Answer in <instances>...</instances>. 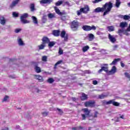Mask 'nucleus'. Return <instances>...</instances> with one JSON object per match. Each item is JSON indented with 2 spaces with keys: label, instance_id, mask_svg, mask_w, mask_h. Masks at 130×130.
Wrapping results in <instances>:
<instances>
[{
  "label": "nucleus",
  "instance_id": "nucleus-1",
  "mask_svg": "<svg viewBox=\"0 0 130 130\" xmlns=\"http://www.w3.org/2000/svg\"><path fill=\"white\" fill-rule=\"evenodd\" d=\"M103 7L105 10L103 16V17H105V16L108 15L111 11V10H112V8H113V3H112V1H109V2L106 3L105 5L103 6Z\"/></svg>",
  "mask_w": 130,
  "mask_h": 130
},
{
  "label": "nucleus",
  "instance_id": "nucleus-2",
  "mask_svg": "<svg viewBox=\"0 0 130 130\" xmlns=\"http://www.w3.org/2000/svg\"><path fill=\"white\" fill-rule=\"evenodd\" d=\"M80 25H81V23L76 20L73 21L71 25V28L72 31H78L79 26H80Z\"/></svg>",
  "mask_w": 130,
  "mask_h": 130
},
{
  "label": "nucleus",
  "instance_id": "nucleus-3",
  "mask_svg": "<svg viewBox=\"0 0 130 130\" xmlns=\"http://www.w3.org/2000/svg\"><path fill=\"white\" fill-rule=\"evenodd\" d=\"M29 17L28 13H23L20 16V21L22 24H28L30 23L29 20H26L27 18Z\"/></svg>",
  "mask_w": 130,
  "mask_h": 130
},
{
  "label": "nucleus",
  "instance_id": "nucleus-4",
  "mask_svg": "<svg viewBox=\"0 0 130 130\" xmlns=\"http://www.w3.org/2000/svg\"><path fill=\"white\" fill-rule=\"evenodd\" d=\"M82 111H83V113H84L81 114L82 120H85L87 117H89V116H90V111H89V109H88V108L82 109Z\"/></svg>",
  "mask_w": 130,
  "mask_h": 130
},
{
  "label": "nucleus",
  "instance_id": "nucleus-5",
  "mask_svg": "<svg viewBox=\"0 0 130 130\" xmlns=\"http://www.w3.org/2000/svg\"><path fill=\"white\" fill-rule=\"evenodd\" d=\"M101 69L98 72L99 74L102 73L103 71L108 74V64L103 63L101 64Z\"/></svg>",
  "mask_w": 130,
  "mask_h": 130
},
{
  "label": "nucleus",
  "instance_id": "nucleus-6",
  "mask_svg": "<svg viewBox=\"0 0 130 130\" xmlns=\"http://www.w3.org/2000/svg\"><path fill=\"white\" fill-rule=\"evenodd\" d=\"M82 29L84 30V31H86L88 32V31H91V30H96V26L95 25H92L91 26L90 25H83L82 27Z\"/></svg>",
  "mask_w": 130,
  "mask_h": 130
},
{
  "label": "nucleus",
  "instance_id": "nucleus-7",
  "mask_svg": "<svg viewBox=\"0 0 130 130\" xmlns=\"http://www.w3.org/2000/svg\"><path fill=\"white\" fill-rule=\"evenodd\" d=\"M60 36L61 38H64V41L68 42L69 35L66 32V31L62 30L60 34Z\"/></svg>",
  "mask_w": 130,
  "mask_h": 130
},
{
  "label": "nucleus",
  "instance_id": "nucleus-8",
  "mask_svg": "<svg viewBox=\"0 0 130 130\" xmlns=\"http://www.w3.org/2000/svg\"><path fill=\"white\" fill-rule=\"evenodd\" d=\"M84 105L85 107H89V106H90V107H95V102L94 101H89L86 102L84 103Z\"/></svg>",
  "mask_w": 130,
  "mask_h": 130
},
{
  "label": "nucleus",
  "instance_id": "nucleus-9",
  "mask_svg": "<svg viewBox=\"0 0 130 130\" xmlns=\"http://www.w3.org/2000/svg\"><path fill=\"white\" fill-rule=\"evenodd\" d=\"M80 11L83 14H88V12L90 11V8H89L88 5H86L84 7L81 8Z\"/></svg>",
  "mask_w": 130,
  "mask_h": 130
},
{
  "label": "nucleus",
  "instance_id": "nucleus-10",
  "mask_svg": "<svg viewBox=\"0 0 130 130\" xmlns=\"http://www.w3.org/2000/svg\"><path fill=\"white\" fill-rule=\"evenodd\" d=\"M116 67L115 66H113L110 71L108 70V75L109 76H111V75H114L116 73Z\"/></svg>",
  "mask_w": 130,
  "mask_h": 130
},
{
  "label": "nucleus",
  "instance_id": "nucleus-11",
  "mask_svg": "<svg viewBox=\"0 0 130 130\" xmlns=\"http://www.w3.org/2000/svg\"><path fill=\"white\" fill-rule=\"evenodd\" d=\"M53 2V0H41L40 1V4L42 5H45L47 4L48 5H50L51 3Z\"/></svg>",
  "mask_w": 130,
  "mask_h": 130
},
{
  "label": "nucleus",
  "instance_id": "nucleus-12",
  "mask_svg": "<svg viewBox=\"0 0 130 130\" xmlns=\"http://www.w3.org/2000/svg\"><path fill=\"white\" fill-rule=\"evenodd\" d=\"M105 10H104V7H98L94 9V13H104Z\"/></svg>",
  "mask_w": 130,
  "mask_h": 130
},
{
  "label": "nucleus",
  "instance_id": "nucleus-13",
  "mask_svg": "<svg viewBox=\"0 0 130 130\" xmlns=\"http://www.w3.org/2000/svg\"><path fill=\"white\" fill-rule=\"evenodd\" d=\"M50 41V40H49V38H48L47 37H43L42 39V43L46 45V44H48Z\"/></svg>",
  "mask_w": 130,
  "mask_h": 130
},
{
  "label": "nucleus",
  "instance_id": "nucleus-14",
  "mask_svg": "<svg viewBox=\"0 0 130 130\" xmlns=\"http://www.w3.org/2000/svg\"><path fill=\"white\" fill-rule=\"evenodd\" d=\"M20 3V0H14L12 2V3L11 4L10 7L11 9H13V8H15L17 5H18Z\"/></svg>",
  "mask_w": 130,
  "mask_h": 130
},
{
  "label": "nucleus",
  "instance_id": "nucleus-15",
  "mask_svg": "<svg viewBox=\"0 0 130 130\" xmlns=\"http://www.w3.org/2000/svg\"><path fill=\"white\" fill-rule=\"evenodd\" d=\"M108 38L112 43H115L116 42V39L113 36L111 35L110 34H108Z\"/></svg>",
  "mask_w": 130,
  "mask_h": 130
},
{
  "label": "nucleus",
  "instance_id": "nucleus-16",
  "mask_svg": "<svg viewBox=\"0 0 130 130\" xmlns=\"http://www.w3.org/2000/svg\"><path fill=\"white\" fill-rule=\"evenodd\" d=\"M52 35L55 37H58L60 35V31L59 30H54L52 31Z\"/></svg>",
  "mask_w": 130,
  "mask_h": 130
},
{
  "label": "nucleus",
  "instance_id": "nucleus-17",
  "mask_svg": "<svg viewBox=\"0 0 130 130\" xmlns=\"http://www.w3.org/2000/svg\"><path fill=\"white\" fill-rule=\"evenodd\" d=\"M6 20L5 17L2 15H0V24L1 25H6Z\"/></svg>",
  "mask_w": 130,
  "mask_h": 130
},
{
  "label": "nucleus",
  "instance_id": "nucleus-18",
  "mask_svg": "<svg viewBox=\"0 0 130 130\" xmlns=\"http://www.w3.org/2000/svg\"><path fill=\"white\" fill-rule=\"evenodd\" d=\"M17 42L19 46H24V45H25V43H24V42L23 41V40H22V39L20 37L18 38Z\"/></svg>",
  "mask_w": 130,
  "mask_h": 130
},
{
  "label": "nucleus",
  "instance_id": "nucleus-19",
  "mask_svg": "<svg viewBox=\"0 0 130 130\" xmlns=\"http://www.w3.org/2000/svg\"><path fill=\"white\" fill-rule=\"evenodd\" d=\"M80 99L82 101H85V100H87V99H88V95L85 94V93H82V96L80 97Z\"/></svg>",
  "mask_w": 130,
  "mask_h": 130
},
{
  "label": "nucleus",
  "instance_id": "nucleus-20",
  "mask_svg": "<svg viewBox=\"0 0 130 130\" xmlns=\"http://www.w3.org/2000/svg\"><path fill=\"white\" fill-rule=\"evenodd\" d=\"M119 26L122 29H123V28H125V27L127 26V23H126V22H122L120 23Z\"/></svg>",
  "mask_w": 130,
  "mask_h": 130
},
{
  "label": "nucleus",
  "instance_id": "nucleus-21",
  "mask_svg": "<svg viewBox=\"0 0 130 130\" xmlns=\"http://www.w3.org/2000/svg\"><path fill=\"white\" fill-rule=\"evenodd\" d=\"M54 9L55 11L56 12V14H57L58 15H59L60 16L62 15V13H61L60 12V10H59V9H58V8L56 6H55L54 7Z\"/></svg>",
  "mask_w": 130,
  "mask_h": 130
},
{
  "label": "nucleus",
  "instance_id": "nucleus-22",
  "mask_svg": "<svg viewBox=\"0 0 130 130\" xmlns=\"http://www.w3.org/2000/svg\"><path fill=\"white\" fill-rule=\"evenodd\" d=\"M31 19L32 20L34 24H35V25L38 24V20L37 19V18L36 17L32 16Z\"/></svg>",
  "mask_w": 130,
  "mask_h": 130
},
{
  "label": "nucleus",
  "instance_id": "nucleus-23",
  "mask_svg": "<svg viewBox=\"0 0 130 130\" xmlns=\"http://www.w3.org/2000/svg\"><path fill=\"white\" fill-rule=\"evenodd\" d=\"M119 60H120V58H117V59H115L112 62V63H111L110 64V66H115V64H116V63H117L118 61H119Z\"/></svg>",
  "mask_w": 130,
  "mask_h": 130
},
{
  "label": "nucleus",
  "instance_id": "nucleus-24",
  "mask_svg": "<svg viewBox=\"0 0 130 130\" xmlns=\"http://www.w3.org/2000/svg\"><path fill=\"white\" fill-rule=\"evenodd\" d=\"M64 2L63 1L59 0L55 3V5L56 7H59V6H61L63 4Z\"/></svg>",
  "mask_w": 130,
  "mask_h": 130
},
{
  "label": "nucleus",
  "instance_id": "nucleus-25",
  "mask_svg": "<svg viewBox=\"0 0 130 130\" xmlns=\"http://www.w3.org/2000/svg\"><path fill=\"white\" fill-rule=\"evenodd\" d=\"M88 40L89 41H92V40H94V35L93 34H89L88 35Z\"/></svg>",
  "mask_w": 130,
  "mask_h": 130
},
{
  "label": "nucleus",
  "instance_id": "nucleus-26",
  "mask_svg": "<svg viewBox=\"0 0 130 130\" xmlns=\"http://www.w3.org/2000/svg\"><path fill=\"white\" fill-rule=\"evenodd\" d=\"M56 42H54V41H52L50 42V41H49V42L48 43V46L49 47H53V46H54V45H55Z\"/></svg>",
  "mask_w": 130,
  "mask_h": 130
},
{
  "label": "nucleus",
  "instance_id": "nucleus-27",
  "mask_svg": "<svg viewBox=\"0 0 130 130\" xmlns=\"http://www.w3.org/2000/svg\"><path fill=\"white\" fill-rule=\"evenodd\" d=\"M35 70L38 74H39V73H41V69L40 67H38V66H36L35 67Z\"/></svg>",
  "mask_w": 130,
  "mask_h": 130
},
{
  "label": "nucleus",
  "instance_id": "nucleus-28",
  "mask_svg": "<svg viewBox=\"0 0 130 130\" xmlns=\"http://www.w3.org/2000/svg\"><path fill=\"white\" fill-rule=\"evenodd\" d=\"M30 9L31 12H34V11H36V9H35V5L34 4H30Z\"/></svg>",
  "mask_w": 130,
  "mask_h": 130
},
{
  "label": "nucleus",
  "instance_id": "nucleus-29",
  "mask_svg": "<svg viewBox=\"0 0 130 130\" xmlns=\"http://www.w3.org/2000/svg\"><path fill=\"white\" fill-rule=\"evenodd\" d=\"M90 47L89 46H85L82 48V51L83 52H86V51H88L89 50Z\"/></svg>",
  "mask_w": 130,
  "mask_h": 130
},
{
  "label": "nucleus",
  "instance_id": "nucleus-30",
  "mask_svg": "<svg viewBox=\"0 0 130 130\" xmlns=\"http://www.w3.org/2000/svg\"><path fill=\"white\" fill-rule=\"evenodd\" d=\"M45 46H46V45H45V44H43V43H42V44H41L40 45L38 46L39 49L40 50H41L42 49H44V47H45Z\"/></svg>",
  "mask_w": 130,
  "mask_h": 130
},
{
  "label": "nucleus",
  "instance_id": "nucleus-31",
  "mask_svg": "<svg viewBox=\"0 0 130 130\" xmlns=\"http://www.w3.org/2000/svg\"><path fill=\"white\" fill-rule=\"evenodd\" d=\"M120 4H121L120 0H116L115 7L117 8H119L120 6Z\"/></svg>",
  "mask_w": 130,
  "mask_h": 130
},
{
  "label": "nucleus",
  "instance_id": "nucleus-32",
  "mask_svg": "<svg viewBox=\"0 0 130 130\" xmlns=\"http://www.w3.org/2000/svg\"><path fill=\"white\" fill-rule=\"evenodd\" d=\"M35 78L37 80H39L40 82H42L43 81L42 77L40 75H35Z\"/></svg>",
  "mask_w": 130,
  "mask_h": 130
},
{
  "label": "nucleus",
  "instance_id": "nucleus-33",
  "mask_svg": "<svg viewBox=\"0 0 130 130\" xmlns=\"http://www.w3.org/2000/svg\"><path fill=\"white\" fill-rule=\"evenodd\" d=\"M46 15H44L43 16L42 19V23L43 24H45V23H46V21H47V19L46 18Z\"/></svg>",
  "mask_w": 130,
  "mask_h": 130
},
{
  "label": "nucleus",
  "instance_id": "nucleus-34",
  "mask_svg": "<svg viewBox=\"0 0 130 130\" xmlns=\"http://www.w3.org/2000/svg\"><path fill=\"white\" fill-rule=\"evenodd\" d=\"M106 97H107L106 94H102L99 95V99H104L105 98H106Z\"/></svg>",
  "mask_w": 130,
  "mask_h": 130
},
{
  "label": "nucleus",
  "instance_id": "nucleus-35",
  "mask_svg": "<svg viewBox=\"0 0 130 130\" xmlns=\"http://www.w3.org/2000/svg\"><path fill=\"white\" fill-rule=\"evenodd\" d=\"M12 16L14 18H18V17H19V13L17 12H13L12 13Z\"/></svg>",
  "mask_w": 130,
  "mask_h": 130
},
{
  "label": "nucleus",
  "instance_id": "nucleus-36",
  "mask_svg": "<svg viewBox=\"0 0 130 130\" xmlns=\"http://www.w3.org/2000/svg\"><path fill=\"white\" fill-rule=\"evenodd\" d=\"M108 29L109 32H112V31L114 30V27H113V26H108Z\"/></svg>",
  "mask_w": 130,
  "mask_h": 130
},
{
  "label": "nucleus",
  "instance_id": "nucleus-37",
  "mask_svg": "<svg viewBox=\"0 0 130 130\" xmlns=\"http://www.w3.org/2000/svg\"><path fill=\"white\" fill-rule=\"evenodd\" d=\"M48 17L49 19H52L54 18L55 16H54V15H53L52 13H49L48 14Z\"/></svg>",
  "mask_w": 130,
  "mask_h": 130
},
{
  "label": "nucleus",
  "instance_id": "nucleus-38",
  "mask_svg": "<svg viewBox=\"0 0 130 130\" xmlns=\"http://www.w3.org/2000/svg\"><path fill=\"white\" fill-rule=\"evenodd\" d=\"M47 82L48 83H49V84H52V83L54 82V79H53V78H49Z\"/></svg>",
  "mask_w": 130,
  "mask_h": 130
},
{
  "label": "nucleus",
  "instance_id": "nucleus-39",
  "mask_svg": "<svg viewBox=\"0 0 130 130\" xmlns=\"http://www.w3.org/2000/svg\"><path fill=\"white\" fill-rule=\"evenodd\" d=\"M130 19V16L128 15H124V18H123V20H125V21L127 20H129Z\"/></svg>",
  "mask_w": 130,
  "mask_h": 130
},
{
  "label": "nucleus",
  "instance_id": "nucleus-40",
  "mask_svg": "<svg viewBox=\"0 0 130 130\" xmlns=\"http://www.w3.org/2000/svg\"><path fill=\"white\" fill-rule=\"evenodd\" d=\"M120 104H119V103L117 102H115L114 101L113 103V105L114 106H118L119 105H120Z\"/></svg>",
  "mask_w": 130,
  "mask_h": 130
},
{
  "label": "nucleus",
  "instance_id": "nucleus-41",
  "mask_svg": "<svg viewBox=\"0 0 130 130\" xmlns=\"http://www.w3.org/2000/svg\"><path fill=\"white\" fill-rule=\"evenodd\" d=\"M42 60L43 61H47V56H43L42 57Z\"/></svg>",
  "mask_w": 130,
  "mask_h": 130
},
{
  "label": "nucleus",
  "instance_id": "nucleus-42",
  "mask_svg": "<svg viewBox=\"0 0 130 130\" xmlns=\"http://www.w3.org/2000/svg\"><path fill=\"white\" fill-rule=\"evenodd\" d=\"M9 99V96L8 95H6L3 99L2 102H6Z\"/></svg>",
  "mask_w": 130,
  "mask_h": 130
},
{
  "label": "nucleus",
  "instance_id": "nucleus-43",
  "mask_svg": "<svg viewBox=\"0 0 130 130\" xmlns=\"http://www.w3.org/2000/svg\"><path fill=\"white\" fill-rule=\"evenodd\" d=\"M114 102V100H112L108 101L107 102V105H109V104H113V102Z\"/></svg>",
  "mask_w": 130,
  "mask_h": 130
},
{
  "label": "nucleus",
  "instance_id": "nucleus-44",
  "mask_svg": "<svg viewBox=\"0 0 130 130\" xmlns=\"http://www.w3.org/2000/svg\"><path fill=\"white\" fill-rule=\"evenodd\" d=\"M42 114L43 115V116H47V115H48V112H44L43 113H42Z\"/></svg>",
  "mask_w": 130,
  "mask_h": 130
},
{
  "label": "nucleus",
  "instance_id": "nucleus-45",
  "mask_svg": "<svg viewBox=\"0 0 130 130\" xmlns=\"http://www.w3.org/2000/svg\"><path fill=\"white\" fill-rule=\"evenodd\" d=\"M63 6H68V7H71V4L69 2H66L64 3Z\"/></svg>",
  "mask_w": 130,
  "mask_h": 130
},
{
  "label": "nucleus",
  "instance_id": "nucleus-46",
  "mask_svg": "<svg viewBox=\"0 0 130 130\" xmlns=\"http://www.w3.org/2000/svg\"><path fill=\"white\" fill-rule=\"evenodd\" d=\"M58 53L60 55H61V54H63V51L60 48H59V49Z\"/></svg>",
  "mask_w": 130,
  "mask_h": 130
},
{
  "label": "nucleus",
  "instance_id": "nucleus-47",
  "mask_svg": "<svg viewBox=\"0 0 130 130\" xmlns=\"http://www.w3.org/2000/svg\"><path fill=\"white\" fill-rule=\"evenodd\" d=\"M124 32V30H123V28L119 29L118 30V34L123 33Z\"/></svg>",
  "mask_w": 130,
  "mask_h": 130
},
{
  "label": "nucleus",
  "instance_id": "nucleus-48",
  "mask_svg": "<svg viewBox=\"0 0 130 130\" xmlns=\"http://www.w3.org/2000/svg\"><path fill=\"white\" fill-rule=\"evenodd\" d=\"M128 31L126 29L124 31L123 34H124V35H126V36H129V33H128Z\"/></svg>",
  "mask_w": 130,
  "mask_h": 130
},
{
  "label": "nucleus",
  "instance_id": "nucleus-49",
  "mask_svg": "<svg viewBox=\"0 0 130 130\" xmlns=\"http://www.w3.org/2000/svg\"><path fill=\"white\" fill-rule=\"evenodd\" d=\"M98 112L95 111L94 112V115H93V117H94L95 118H97L98 117Z\"/></svg>",
  "mask_w": 130,
  "mask_h": 130
},
{
  "label": "nucleus",
  "instance_id": "nucleus-50",
  "mask_svg": "<svg viewBox=\"0 0 130 130\" xmlns=\"http://www.w3.org/2000/svg\"><path fill=\"white\" fill-rule=\"evenodd\" d=\"M103 0H94L93 3V4H97L98 3H100V2H102Z\"/></svg>",
  "mask_w": 130,
  "mask_h": 130
},
{
  "label": "nucleus",
  "instance_id": "nucleus-51",
  "mask_svg": "<svg viewBox=\"0 0 130 130\" xmlns=\"http://www.w3.org/2000/svg\"><path fill=\"white\" fill-rule=\"evenodd\" d=\"M103 34H104V33H103L100 31H98L96 32V35H103Z\"/></svg>",
  "mask_w": 130,
  "mask_h": 130
},
{
  "label": "nucleus",
  "instance_id": "nucleus-52",
  "mask_svg": "<svg viewBox=\"0 0 130 130\" xmlns=\"http://www.w3.org/2000/svg\"><path fill=\"white\" fill-rule=\"evenodd\" d=\"M61 62H62V60L58 61L55 64V66H58V64H60V63H61Z\"/></svg>",
  "mask_w": 130,
  "mask_h": 130
},
{
  "label": "nucleus",
  "instance_id": "nucleus-53",
  "mask_svg": "<svg viewBox=\"0 0 130 130\" xmlns=\"http://www.w3.org/2000/svg\"><path fill=\"white\" fill-rule=\"evenodd\" d=\"M21 29L20 28H17L15 29V33H19V32H20V31H21Z\"/></svg>",
  "mask_w": 130,
  "mask_h": 130
},
{
  "label": "nucleus",
  "instance_id": "nucleus-54",
  "mask_svg": "<svg viewBox=\"0 0 130 130\" xmlns=\"http://www.w3.org/2000/svg\"><path fill=\"white\" fill-rule=\"evenodd\" d=\"M57 109L59 111V114H60V115H61V114H62V113H63V112H62V110H61V109Z\"/></svg>",
  "mask_w": 130,
  "mask_h": 130
},
{
  "label": "nucleus",
  "instance_id": "nucleus-55",
  "mask_svg": "<svg viewBox=\"0 0 130 130\" xmlns=\"http://www.w3.org/2000/svg\"><path fill=\"white\" fill-rule=\"evenodd\" d=\"M57 109L59 111V114H60V115H61V114H62V113H63V112H62V110H61V109Z\"/></svg>",
  "mask_w": 130,
  "mask_h": 130
},
{
  "label": "nucleus",
  "instance_id": "nucleus-56",
  "mask_svg": "<svg viewBox=\"0 0 130 130\" xmlns=\"http://www.w3.org/2000/svg\"><path fill=\"white\" fill-rule=\"evenodd\" d=\"M57 109L59 111V114H60V115H61V114H62V113H63V112H62V110H61V109Z\"/></svg>",
  "mask_w": 130,
  "mask_h": 130
},
{
  "label": "nucleus",
  "instance_id": "nucleus-57",
  "mask_svg": "<svg viewBox=\"0 0 130 130\" xmlns=\"http://www.w3.org/2000/svg\"><path fill=\"white\" fill-rule=\"evenodd\" d=\"M92 84L93 85H97V84H98V81H97V80H93L92 82Z\"/></svg>",
  "mask_w": 130,
  "mask_h": 130
},
{
  "label": "nucleus",
  "instance_id": "nucleus-58",
  "mask_svg": "<svg viewBox=\"0 0 130 130\" xmlns=\"http://www.w3.org/2000/svg\"><path fill=\"white\" fill-rule=\"evenodd\" d=\"M81 13H82V11H81V9L77 11L78 16H80L81 15Z\"/></svg>",
  "mask_w": 130,
  "mask_h": 130
},
{
  "label": "nucleus",
  "instance_id": "nucleus-59",
  "mask_svg": "<svg viewBox=\"0 0 130 130\" xmlns=\"http://www.w3.org/2000/svg\"><path fill=\"white\" fill-rule=\"evenodd\" d=\"M85 74H91V72L89 70H85L84 71Z\"/></svg>",
  "mask_w": 130,
  "mask_h": 130
},
{
  "label": "nucleus",
  "instance_id": "nucleus-60",
  "mask_svg": "<svg viewBox=\"0 0 130 130\" xmlns=\"http://www.w3.org/2000/svg\"><path fill=\"white\" fill-rule=\"evenodd\" d=\"M118 47V45H115L113 46V50H116V48Z\"/></svg>",
  "mask_w": 130,
  "mask_h": 130
},
{
  "label": "nucleus",
  "instance_id": "nucleus-61",
  "mask_svg": "<svg viewBox=\"0 0 130 130\" xmlns=\"http://www.w3.org/2000/svg\"><path fill=\"white\" fill-rule=\"evenodd\" d=\"M83 129H84V127H83L82 126H79L77 127V130Z\"/></svg>",
  "mask_w": 130,
  "mask_h": 130
},
{
  "label": "nucleus",
  "instance_id": "nucleus-62",
  "mask_svg": "<svg viewBox=\"0 0 130 130\" xmlns=\"http://www.w3.org/2000/svg\"><path fill=\"white\" fill-rule=\"evenodd\" d=\"M66 19H67V18H66V17L64 16H62L61 17V20H62V21H64Z\"/></svg>",
  "mask_w": 130,
  "mask_h": 130
},
{
  "label": "nucleus",
  "instance_id": "nucleus-63",
  "mask_svg": "<svg viewBox=\"0 0 130 130\" xmlns=\"http://www.w3.org/2000/svg\"><path fill=\"white\" fill-rule=\"evenodd\" d=\"M126 31H127L128 32H130V23L129 24V26L126 29Z\"/></svg>",
  "mask_w": 130,
  "mask_h": 130
},
{
  "label": "nucleus",
  "instance_id": "nucleus-64",
  "mask_svg": "<svg viewBox=\"0 0 130 130\" xmlns=\"http://www.w3.org/2000/svg\"><path fill=\"white\" fill-rule=\"evenodd\" d=\"M2 130H9V128L8 127H4L2 128Z\"/></svg>",
  "mask_w": 130,
  "mask_h": 130
}]
</instances>
